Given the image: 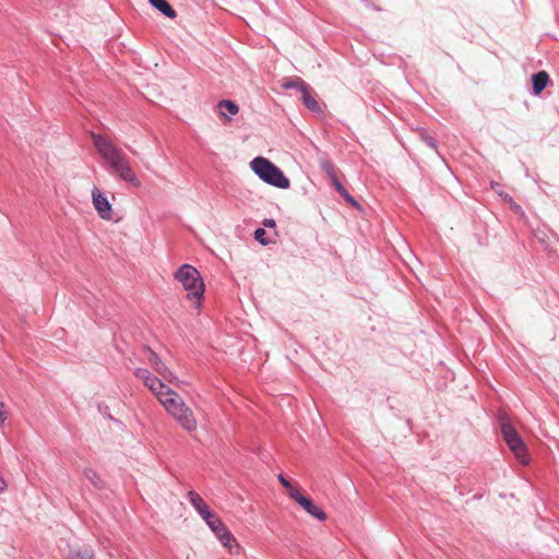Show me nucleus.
<instances>
[{
  "label": "nucleus",
  "instance_id": "nucleus-1",
  "mask_svg": "<svg viewBox=\"0 0 559 559\" xmlns=\"http://www.w3.org/2000/svg\"><path fill=\"white\" fill-rule=\"evenodd\" d=\"M93 143L97 152L111 168V173L121 180L130 182L134 187H140L141 182L132 171L126 155L118 150L107 138L93 134Z\"/></svg>",
  "mask_w": 559,
  "mask_h": 559
},
{
  "label": "nucleus",
  "instance_id": "nucleus-2",
  "mask_svg": "<svg viewBox=\"0 0 559 559\" xmlns=\"http://www.w3.org/2000/svg\"><path fill=\"white\" fill-rule=\"evenodd\" d=\"M175 278L188 292L189 299H195L197 307L201 306L205 286L200 272L190 264H182L174 274Z\"/></svg>",
  "mask_w": 559,
  "mask_h": 559
},
{
  "label": "nucleus",
  "instance_id": "nucleus-3",
  "mask_svg": "<svg viewBox=\"0 0 559 559\" xmlns=\"http://www.w3.org/2000/svg\"><path fill=\"white\" fill-rule=\"evenodd\" d=\"M250 166L253 173L264 182L280 189L289 188L290 182L288 178L267 158L261 156L254 157Z\"/></svg>",
  "mask_w": 559,
  "mask_h": 559
},
{
  "label": "nucleus",
  "instance_id": "nucleus-4",
  "mask_svg": "<svg viewBox=\"0 0 559 559\" xmlns=\"http://www.w3.org/2000/svg\"><path fill=\"white\" fill-rule=\"evenodd\" d=\"M162 405L166 412L188 432H192L198 427V421L192 409L178 396H171L162 401Z\"/></svg>",
  "mask_w": 559,
  "mask_h": 559
},
{
  "label": "nucleus",
  "instance_id": "nucleus-5",
  "mask_svg": "<svg viewBox=\"0 0 559 559\" xmlns=\"http://www.w3.org/2000/svg\"><path fill=\"white\" fill-rule=\"evenodd\" d=\"M500 427L502 437L508 447L510 448V450L513 452V454L521 463L526 464L528 461L526 445L523 442L520 435L518 433V431L515 430V428L512 426L510 420L504 416L500 418Z\"/></svg>",
  "mask_w": 559,
  "mask_h": 559
},
{
  "label": "nucleus",
  "instance_id": "nucleus-6",
  "mask_svg": "<svg viewBox=\"0 0 559 559\" xmlns=\"http://www.w3.org/2000/svg\"><path fill=\"white\" fill-rule=\"evenodd\" d=\"M203 520L219 542L233 552L230 543L235 542V539L221 519L215 513L210 512L209 516H204Z\"/></svg>",
  "mask_w": 559,
  "mask_h": 559
},
{
  "label": "nucleus",
  "instance_id": "nucleus-7",
  "mask_svg": "<svg viewBox=\"0 0 559 559\" xmlns=\"http://www.w3.org/2000/svg\"><path fill=\"white\" fill-rule=\"evenodd\" d=\"M146 359L153 367V369L162 376L167 382L171 384H177L178 379L176 374L163 362L160 357L153 352L152 349H147V356Z\"/></svg>",
  "mask_w": 559,
  "mask_h": 559
},
{
  "label": "nucleus",
  "instance_id": "nucleus-8",
  "mask_svg": "<svg viewBox=\"0 0 559 559\" xmlns=\"http://www.w3.org/2000/svg\"><path fill=\"white\" fill-rule=\"evenodd\" d=\"M144 385L156 396L160 404L162 401H165L176 395V392L174 390L167 386L162 380H159L155 376L150 378Z\"/></svg>",
  "mask_w": 559,
  "mask_h": 559
},
{
  "label": "nucleus",
  "instance_id": "nucleus-9",
  "mask_svg": "<svg viewBox=\"0 0 559 559\" xmlns=\"http://www.w3.org/2000/svg\"><path fill=\"white\" fill-rule=\"evenodd\" d=\"M92 199L95 210L97 211L98 215L103 219H110L111 218V205L108 202L107 198L104 193H102L97 188H94L92 191Z\"/></svg>",
  "mask_w": 559,
  "mask_h": 559
},
{
  "label": "nucleus",
  "instance_id": "nucleus-10",
  "mask_svg": "<svg viewBox=\"0 0 559 559\" xmlns=\"http://www.w3.org/2000/svg\"><path fill=\"white\" fill-rule=\"evenodd\" d=\"M298 504L311 516L318 519L319 521H324L326 519V514L323 510L314 504V502L307 497H300L298 500Z\"/></svg>",
  "mask_w": 559,
  "mask_h": 559
},
{
  "label": "nucleus",
  "instance_id": "nucleus-11",
  "mask_svg": "<svg viewBox=\"0 0 559 559\" xmlns=\"http://www.w3.org/2000/svg\"><path fill=\"white\" fill-rule=\"evenodd\" d=\"M188 498H189L190 503L194 507V509L201 515L202 519L204 516H209V513L212 512L210 510L209 506L202 499V497L199 493H197L195 491L190 490L188 492Z\"/></svg>",
  "mask_w": 559,
  "mask_h": 559
},
{
  "label": "nucleus",
  "instance_id": "nucleus-12",
  "mask_svg": "<svg viewBox=\"0 0 559 559\" xmlns=\"http://www.w3.org/2000/svg\"><path fill=\"white\" fill-rule=\"evenodd\" d=\"M550 79L546 71H539L532 75L533 94L539 95L548 85Z\"/></svg>",
  "mask_w": 559,
  "mask_h": 559
},
{
  "label": "nucleus",
  "instance_id": "nucleus-13",
  "mask_svg": "<svg viewBox=\"0 0 559 559\" xmlns=\"http://www.w3.org/2000/svg\"><path fill=\"white\" fill-rule=\"evenodd\" d=\"M300 93H301L302 103L309 110L317 112V114L322 112L319 103L316 100V98L312 95V88L310 85H308V88L306 90V92H300Z\"/></svg>",
  "mask_w": 559,
  "mask_h": 559
},
{
  "label": "nucleus",
  "instance_id": "nucleus-14",
  "mask_svg": "<svg viewBox=\"0 0 559 559\" xmlns=\"http://www.w3.org/2000/svg\"><path fill=\"white\" fill-rule=\"evenodd\" d=\"M150 4L169 19H175L177 12L166 0H148Z\"/></svg>",
  "mask_w": 559,
  "mask_h": 559
},
{
  "label": "nucleus",
  "instance_id": "nucleus-15",
  "mask_svg": "<svg viewBox=\"0 0 559 559\" xmlns=\"http://www.w3.org/2000/svg\"><path fill=\"white\" fill-rule=\"evenodd\" d=\"M308 85L302 79L300 78H290V79H287L283 84L282 86L284 88H296L298 90L299 92H306V90L308 88Z\"/></svg>",
  "mask_w": 559,
  "mask_h": 559
},
{
  "label": "nucleus",
  "instance_id": "nucleus-16",
  "mask_svg": "<svg viewBox=\"0 0 559 559\" xmlns=\"http://www.w3.org/2000/svg\"><path fill=\"white\" fill-rule=\"evenodd\" d=\"M217 106L221 110L222 116H226L224 110H227V112L230 116H235L239 111L238 105L233 100L223 99L218 102Z\"/></svg>",
  "mask_w": 559,
  "mask_h": 559
},
{
  "label": "nucleus",
  "instance_id": "nucleus-17",
  "mask_svg": "<svg viewBox=\"0 0 559 559\" xmlns=\"http://www.w3.org/2000/svg\"><path fill=\"white\" fill-rule=\"evenodd\" d=\"M70 559H94V551L91 548L71 549Z\"/></svg>",
  "mask_w": 559,
  "mask_h": 559
},
{
  "label": "nucleus",
  "instance_id": "nucleus-18",
  "mask_svg": "<svg viewBox=\"0 0 559 559\" xmlns=\"http://www.w3.org/2000/svg\"><path fill=\"white\" fill-rule=\"evenodd\" d=\"M83 474L84 477L88 479L95 488H102L103 481L98 474L93 468L86 467Z\"/></svg>",
  "mask_w": 559,
  "mask_h": 559
},
{
  "label": "nucleus",
  "instance_id": "nucleus-19",
  "mask_svg": "<svg viewBox=\"0 0 559 559\" xmlns=\"http://www.w3.org/2000/svg\"><path fill=\"white\" fill-rule=\"evenodd\" d=\"M319 164L321 169L325 171L329 177L335 175L334 165L328 157H321Z\"/></svg>",
  "mask_w": 559,
  "mask_h": 559
},
{
  "label": "nucleus",
  "instance_id": "nucleus-20",
  "mask_svg": "<svg viewBox=\"0 0 559 559\" xmlns=\"http://www.w3.org/2000/svg\"><path fill=\"white\" fill-rule=\"evenodd\" d=\"M134 376L142 380L143 384H145L150 378H152L154 374H152L147 369L145 368H138L134 370Z\"/></svg>",
  "mask_w": 559,
  "mask_h": 559
},
{
  "label": "nucleus",
  "instance_id": "nucleus-21",
  "mask_svg": "<svg viewBox=\"0 0 559 559\" xmlns=\"http://www.w3.org/2000/svg\"><path fill=\"white\" fill-rule=\"evenodd\" d=\"M265 234L266 233L263 228H257L254 230L253 236L257 241H259L261 245L265 246L270 242L269 240L265 239Z\"/></svg>",
  "mask_w": 559,
  "mask_h": 559
},
{
  "label": "nucleus",
  "instance_id": "nucleus-22",
  "mask_svg": "<svg viewBox=\"0 0 559 559\" xmlns=\"http://www.w3.org/2000/svg\"><path fill=\"white\" fill-rule=\"evenodd\" d=\"M340 194L352 205L358 207V202L348 193L346 189L340 192Z\"/></svg>",
  "mask_w": 559,
  "mask_h": 559
},
{
  "label": "nucleus",
  "instance_id": "nucleus-23",
  "mask_svg": "<svg viewBox=\"0 0 559 559\" xmlns=\"http://www.w3.org/2000/svg\"><path fill=\"white\" fill-rule=\"evenodd\" d=\"M331 179V183L332 186L335 188V190L340 193L341 191H343L345 188L343 187V185L340 182V180L337 179L336 177V174L331 176L330 177Z\"/></svg>",
  "mask_w": 559,
  "mask_h": 559
},
{
  "label": "nucleus",
  "instance_id": "nucleus-24",
  "mask_svg": "<svg viewBox=\"0 0 559 559\" xmlns=\"http://www.w3.org/2000/svg\"><path fill=\"white\" fill-rule=\"evenodd\" d=\"M8 419V413L5 411V405L3 402L0 401V427L4 424V421Z\"/></svg>",
  "mask_w": 559,
  "mask_h": 559
},
{
  "label": "nucleus",
  "instance_id": "nucleus-25",
  "mask_svg": "<svg viewBox=\"0 0 559 559\" xmlns=\"http://www.w3.org/2000/svg\"><path fill=\"white\" fill-rule=\"evenodd\" d=\"M288 489H289V497L298 503V500L300 499V497H304V496L296 488L292 487Z\"/></svg>",
  "mask_w": 559,
  "mask_h": 559
},
{
  "label": "nucleus",
  "instance_id": "nucleus-26",
  "mask_svg": "<svg viewBox=\"0 0 559 559\" xmlns=\"http://www.w3.org/2000/svg\"><path fill=\"white\" fill-rule=\"evenodd\" d=\"M424 142L431 148L436 150L437 148V142L435 141L433 138L429 136V135H425L423 138Z\"/></svg>",
  "mask_w": 559,
  "mask_h": 559
},
{
  "label": "nucleus",
  "instance_id": "nucleus-27",
  "mask_svg": "<svg viewBox=\"0 0 559 559\" xmlns=\"http://www.w3.org/2000/svg\"><path fill=\"white\" fill-rule=\"evenodd\" d=\"M278 480L285 488H292L289 480H287L282 474L278 475Z\"/></svg>",
  "mask_w": 559,
  "mask_h": 559
},
{
  "label": "nucleus",
  "instance_id": "nucleus-28",
  "mask_svg": "<svg viewBox=\"0 0 559 559\" xmlns=\"http://www.w3.org/2000/svg\"><path fill=\"white\" fill-rule=\"evenodd\" d=\"M262 224H263V226L269 227V228H274L276 226L275 221L272 218H265Z\"/></svg>",
  "mask_w": 559,
  "mask_h": 559
},
{
  "label": "nucleus",
  "instance_id": "nucleus-29",
  "mask_svg": "<svg viewBox=\"0 0 559 559\" xmlns=\"http://www.w3.org/2000/svg\"><path fill=\"white\" fill-rule=\"evenodd\" d=\"M7 489V483L5 480L0 476V492L4 491Z\"/></svg>",
  "mask_w": 559,
  "mask_h": 559
},
{
  "label": "nucleus",
  "instance_id": "nucleus-30",
  "mask_svg": "<svg viewBox=\"0 0 559 559\" xmlns=\"http://www.w3.org/2000/svg\"><path fill=\"white\" fill-rule=\"evenodd\" d=\"M491 187H492V189H495V190H496V189H498L499 183H493V182H492V183H491Z\"/></svg>",
  "mask_w": 559,
  "mask_h": 559
},
{
  "label": "nucleus",
  "instance_id": "nucleus-31",
  "mask_svg": "<svg viewBox=\"0 0 559 559\" xmlns=\"http://www.w3.org/2000/svg\"><path fill=\"white\" fill-rule=\"evenodd\" d=\"M503 198H504V199H508V200H510V201L512 200V198H511V197H509V194H504V197H503Z\"/></svg>",
  "mask_w": 559,
  "mask_h": 559
}]
</instances>
